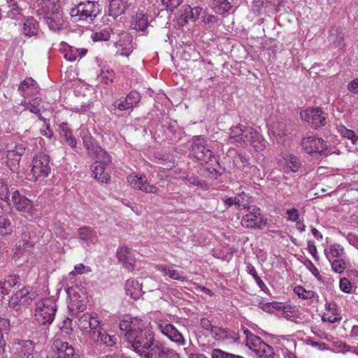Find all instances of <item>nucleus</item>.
<instances>
[{"instance_id":"nucleus-1","label":"nucleus","mask_w":358,"mask_h":358,"mask_svg":"<svg viewBox=\"0 0 358 358\" xmlns=\"http://www.w3.org/2000/svg\"><path fill=\"white\" fill-rule=\"evenodd\" d=\"M147 323L141 316L131 317L130 315L120 322L128 347L143 358H178L176 351L157 340L152 332L144 330Z\"/></svg>"},{"instance_id":"nucleus-2","label":"nucleus","mask_w":358,"mask_h":358,"mask_svg":"<svg viewBox=\"0 0 358 358\" xmlns=\"http://www.w3.org/2000/svg\"><path fill=\"white\" fill-rule=\"evenodd\" d=\"M83 145L88 155L96 159L92 165V171L96 180L101 182H107L110 176L105 171V166L111 162L110 156L97 143L91 135L83 136Z\"/></svg>"},{"instance_id":"nucleus-3","label":"nucleus","mask_w":358,"mask_h":358,"mask_svg":"<svg viewBox=\"0 0 358 358\" xmlns=\"http://www.w3.org/2000/svg\"><path fill=\"white\" fill-rule=\"evenodd\" d=\"M229 140L231 143L250 145L257 152L264 150L267 145V141L259 132L243 124H238L230 129Z\"/></svg>"},{"instance_id":"nucleus-4","label":"nucleus","mask_w":358,"mask_h":358,"mask_svg":"<svg viewBox=\"0 0 358 358\" xmlns=\"http://www.w3.org/2000/svg\"><path fill=\"white\" fill-rule=\"evenodd\" d=\"M41 14H44L43 18L51 31H57L63 28V12L58 4L47 0L41 5Z\"/></svg>"},{"instance_id":"nucleus-5","label":"nucleus","mask_w":358,"mask_h":358,"mask_svg":"<svg viewBox=\"0 0 358 358\" xmlns=\"http://www.w3.org/2000/svg\"><path fill=\"white\" fill-rule=\"evenodd\" d=\"M100 13V5L94 1L80 2L71 9L70 15L77 21H92Z\"/></svg>"},{"instance_id":"nucleus-6","label":"nucleus","mask_w":358,"mask_h":358,"mask_svg":"<svg viewBox=\"0 0 358 358\" xmlns=\"http://www.w3.org/2000/svg\"><path fill=\"white\" fill-rule=\"evenodd\" d=\"M301 146L303 150L313 156H327L335 152L329 148L322 138L317 136H308L303 138Z\"/></svg>"},{"instance_id":"nucleus-7","label":"nucleus","mask_w":358,"mask_h":358,"mask_svg":"<svg viewBox=\"0 0 358 358\" xmlns=\"http://www.w3.org/2000/svg\"><path fill=\"white\" fill-rule=\"evenodd\" d=\"M241 223L245 228L261 230L267 226L268 220L259 208L252 206L248 207L247 213L243 216Z\"/></svg>"},{"instance_id":"nucleus-8","label":"nucleus","mask_w":358,"mask_h":358,"mask_svg":"<svg viewBox=\"0 0 358 358\" xmlns=\"http://www.w3.org/2000/svg\"><path fill=\"white\" fill-rule=\"evenodd\" d=\"M66 292L71 299L68 305L69 311L72 313H79L85 310V290L82 285L71 286L66 289Z\"/></svg>"},{"instance_id":"nucleus-9","label":"nucleus","mask_w":358,"mask_h":358,"mask_svg":"<svg viewBox=\"0 0 358 358\" xmlns=\"http://www.w3.org/2000/svg\"><path fill=\"white\" fill-rule=\"evenodd\" d=\"M50 172V159L48 155L39 153L32 160L31 174L34 181H42L48 177Z\"/></svg>"},{"instance_id":"nucleus-10","label":"nucleus","mask_w":358,"mask_h":358,"mask_svg":"<svg viewBox=\"0 0 358 358\" xmlns=\"http://www.w3.org/2000/svg\"><path fill=\"white\" fill-rule=\"evenodd\" d=\"M190 154L196 159L208 163L213 157V152L208 147L207 141L201 136L192 138Z\"/></svg>"},{"instance_id":"nucleus-11","label":"nucleus","mask_w":358,"mask_h":358,"mask_svg":"<svg viewBox=\"0 0 358 358\" xmlns=\"http://www.w3.org/2000/svg\"><path fill=\"white\" fill-rule=\"evenodd\" d=\"M24 152L25 147L22 144L16 145L13 149L6 147V150L0 149V159L6 157L7 166L12 172H16L19 169L20 161Z\"/></svg>"},{"instance_id":"nucleus-12","label":"nucleus","mask_w":358,"mask_h":358,"mask_svg":"<svg viewBox=\"0 0 358 358\" xmlns=\"http://www.w3.org/2000/svg\"><path fill=\"white\" fill-rule=\"evenodd\" d=\"M127 181L133 189L143 191L145 193L157 194L158 188L147 182L145 176H138L132 173L127 177Z\"/></svg>"},{"instance_id":"nucleus-13","label":"nucleus","mask_w":358,"mask_h":358,"mask_svg":"<svg viewBox=\"0 0 358 358\" xmlns=\"http://www.w3.org/2000/svg\"><path fill=\"white\" fill-rule=\"evenodd\" d=\"M53 355L47 358H80L73 347L66 342L55 340L53 343Z\"/></svg>"},{"instance_id":"nucleus-14","label":"nucleus","mask_w":358,"mask_h":358,"mask_svg":"<svg viewBox=\"0 0 358 358\" xmlns=\"http://www.w3.org/2000/svg\"><path fill=\"white\" fill-rule=\"evenodd\" d=\"M301 117L316 129L324 126L325 124L324 113L318 108L306 109L301 113Z\"/></svg>"},{"instance_id":"nucleus-15","label":"nucleus","mask_w":358,"mask_h":358,"mask_svg":"<svg viewBox=\"0 0 358 358\" xmlns=\"http://www.w3.org/2000/svg\"><path fill=\"white\" fill-rule=\"evenodd\" d=\"M11 202L13 207L20 212L32 213L33 202L23 195L19 190H15L12 193Z\"/></svg>"},{"instance_id":"nucleus-16","label":"nucleus","mask_w":358,"mask_h":358,"mask_svg":"<svg viewBox=\"0 0 358 358\" xmlns=\"http://www.w3.org/2000/svg\"><path fill=\"white\" fill-rule=\"evenodd\" d=\"M141 99V96L136 91L129 93L125 98H121L115 101L113 103L115 109L127 110L133 108Z\"/></svg>"},{"instance_id":"nucleus-17","label":"nucleus","mask_w":358,"mask_h":358,"mask_svg":"<svg viewBox=\"0 0 358 358\" xmlns=\"http://www.w3.org/2000/svg\"><path fill=\"white\" fill-rule=\"evenodd\" d=\"M211 334L216 341L227 342L229 344L236 343L239 340L238 334L227 328L215 326L212 329Z\"/></svg>"},{"instance_id":"nucleus-18","label":"nucleus","mask_w":358,"mask_h":358,"mask_svg":"<svg viewBox=\"0 0 358 358\" xmlns=\"http://www.w3.org/2000/svg\"><path fill=\"white\" fill-rule=\"evenodd\" d=\"M158 329L166 336L170 340L180 345L185 344V339L182 335L171 324H166L162 322L157 323Z\"/></svg>"},{"instance_id":"nucleus-19","label":"nucleus","mask_w":358,"mask_h":358,"mask_svg":"<svg viewBox=\"0 0 358 358\" xmlns=\"http://www.w3.org/2000/svg\"><path fill=\"white\" fill-rule=\"evenodd\" d=\"M20 94L26 99L38 94L40 87L32 78L27 77L23 80L18 87Z\"/></svg>"},{"instance_id":"nucleus-20","label":"nucleus","mask_w":358,"mask_h":358,"mask_svg":"<svg viewBox=\"0 0 358 358\" xmlns=\"http://www.w3.org/2000/svg\"><path fill=\"white\" fill-rule=\"evenodd\" d=\"M134 8L131 3L124 0H111L108 5V15L115 19L117 17L124 14L127 10Z\"/></svg>"},{"instance_id":"nucleus-21","label":"nucleus","mask_w":358,"mask_h":358,"mask_svg":"<svg viewBox=\"0 0 358 358\" xmlns=\"http://www.w3.org/2000/svg\"><path fill=\"white\" fill-rule=\"evenodd\" d=\"M149 25L148 15L143 11H137L131 16L129 27L137 31L145 32Z\"/></svg>"},{"instance_id":"nucleus-22","label":"nucleus","mask_w":358,"mask_h":358,"mask_svg":"<svg viewBox=\"0 0 358 358\" xmlns=\"http://www.w3.org/2000/svg\"><path fill=\"white\" fill-rule=\"evenodd\" d=\"M78 238L80 243L87 244H96L99 238L94 229L89 226H83L78 229Z\"/></svg>"},{"instance_id":"nucleus-23","label":"nucleus","mask_w":358,"mask_h":358,"mask_svg":"<svg viewBox=\"0 0 358 358\" xmlns=\"http://www.w3.org/2000/svg\"><path fill=\"white\" fill-rule=\"evenodd\" d=\"M59 50L60 52L63 54L64 57L69 62H74L78 57L81 58L87 53L86 49H78L69 45L64 42L61 43Z\"/></svg>"},{"instance_id":"nucleus-24","label":"nucleus","mask_w":358,"mask_h":358,"mask_svg":"<svg viewBox=\"0 0 358 358\" xmlns=\"http://www.w3.org/2000/svg\"><path fill=\"white\" fill-rule=\"evenodd\" d=\"M115 46L120 55L129 56L134 50L132 37L127 33L122 34L120 39L115 43Z\"/></svg>"},{"instance_id":"nucleus-25","label":"nucleus","mask_w":358,"mask_h":358,"mask_svg":"<svg viewBox=\"0 0 358 358\" xmlns=\"http://www.w3.org/2000/svg\"><path fill=\"white\" fill-rule=\"evenodd\" d=\"M116 256L118 261L122 264V266L127 269L131 271L135 265V259L130 250L125 246L117 248Z\"/></svg>"},{"instance_id":"nucleus-26","label":"nucleus","mask_w":358,"mask_h":358,"mask_svg":"<svg viewBox=\"0 0 358 358\" xmlns=\"http://www.w3.org/2000/svg\"><path fill=\"white\" fill-rule=\"evenodd\" d=\"M35 352L34 342L30 340H26L17 343L15 353L20 358H33Z\"/></svg>"},{"instance_id":"nucleus-27","label":"nucleus","mask_w":358,"mask_h":358,"mask_svg":"<svg viewBox=\"0 0 358 358\" xmlns=\"http://www.w3.org/2000/svg\"><path fill=\"white\" fill-rule=\"evenodd\" d=\"M30 294L29 287H24L15 293L9 301L10 306H24L29 303L32 298Z\"/></svg>"},{"instance_id":"nucleus-28","label":"nucleus","mask_w":358,"mask_h":358,"mask_svg":"<svg viewBox=\"0 0 358 358\" xmlns=\"http://www.w3.org/2000/svg\"><path fill=\"white\" fill-rule=\"evenodd\" d=\"M268 132L270 136L275 138L279 143H283L287 129L285 123L275 122L270 125Z\"/></svg>"},{"instance_id":"nucleus-29","label":"nucleus","mask_w":358,"mask_h":358,"mask_svg":"<svg viewBox=\"0 0 358 358\" xmlns=\"http://www.w3.org/2000/svg\"><path fill=\"white\" fill-rule=\"evenodd\" d=\"M127 295L134 299H138L142 296V283L134 279H129L125 283Z\"/></svg>"},{"instance_id":"nucleus-30","label":"nucleus","mask_w":358,"mask_h":358,"mask_svg":"<svg viewBox=\"0 0 358 358\" xmlns=\"http://www.w3.org/2000/svg\"><path fill=\"white\" fill-rule=\"evenodd\" d=\"M301 166L300 159L293 155H287L284 157L283 171L285 173H296Z\"/></svg>"},{"instance_id":"nucleus-31","label":"nucleus","mask_w":358,"mask_h":358,"mask_svg":"<svg viewBox=\"0 0 358 358\" xmlns=\"http://www.w3.org/2000/svg\"><path fill=\"white\" fill-rule=\"evenodd\" d=\"M35 310L43 313H55L57 311L56 302L53 299H43L36 303Z\"/></svg>"},{"instance_id":"nucleus-32","label":"nucleus","mask_w":358,"mask_h":358,"mask_svg":"<svg viewBox=\"0 0 358 358\" xmlns=\"http://www.w3.org/2000/svg\"><path fill=\"white\" fill-rule=\"evenodd\" d=\"M324 255L328 260H331L344 258L345 256V252L344 248L341 245L338 243H334L324 250Z\"/></svg>"},{"instance_id":"nucleus-33","label":"nucleus","mask_w":358,"mask_h":358,"mask_svg":"<svg viewBox=\"0 0 358 358\" xmlns=\"http://www.w3.org/2000/svg\"><path fill=\"white\" fill-rule=\"evenodd\" d=\"M155 268L162 273L164 275H168L173 280H177L181 282L186 280V278L183 276L178 271L170 268L166 264H157Z\"/></svg>"},{"instance_id":"nucleus-34","label":"nucleus","mask_w":358,"mask_h":358,"mask_svg":"<svg viewBox=\"0 0 358 358\" xmlns=\"http://www.w3.org/2000/svg\"><path fill=\"white\" fill-rule=\"evenodd\" d=\"M41 99L36 97L31 99L30 101H27L26 99H24L22 101L21 105L24 107L25 110H28L31 113L39 115V118L41 120H43L40 114L41 110Z\"/></svg>"},{"instance_id":"nucleus-35","label":"nucleus","mask_w":358,"mask_h":358,"mask_svg":"<svg viewBox=\"0 0 358 358\" xmlns=\"http://www.w3.org/2000/svg\"><path fill=\"white\" fill-rule=\"evenodd\" d=\"M17 283V280L15 276H9L4 282H0V305L4 296L8 294L11 288L13 287Z\"/></svg>"},{"instance_id":"nucleus-36","label":"nucleus","mask_w":358,"mask_h":358,"mask_svg":"<svg viewBox=\"0 0 358 358\" xmlns=\"http://www.w3.org/2000/svg\"><path fill=\"white\" fill-rule=\"evenodd\" d=\"M211 7L215 13L222 15L231 9V5L228 0H212Z\"/></svg>"},{"instance_id":"nucleus-37","label":"nucleus","mask_w":358,"mask_h":358,"mask_svg":"<svg viewBox=\"0 0 358 358\" xmlns=\"http://www.w3.org/2000/svg\"><path fill=\"white\" fill-rule=\"evenodd\" d=\"M38 24L33 17L25 20L23 24V32L27 36H33L37 34Z\"/></svg>"},{"instance_id":"nucleus-38","label":"nucleus","mask_w":358,"mask_h":358,"mask_svg":"<svg viewBox=\"0 0 358 358\" xmlns=\"http://www.w3.org/2000/svg\"><path fill=\"white\" fill-rule=\"evenodd\" d=\"M107 346H113L117 341V338L115 336H110L106 333H101L98 331V334L95 336V340Z\"/></svg>"},{"instance_id":"nucleus-39","label":"nucleus","mask_w":358,"mask_h":358,"mask_svg":"<svg viewBox=\"0 0 358 358\" xmlns=\"http://www.w3.org/2000/svg\"><path fill=\"white\" fill-rule=\"evenodd\" d=\"M246 271L248 274L252 276L258 287L264 292L268 290V287L258 275L255 268L250 263L247 264Z\"/></svg>"},{"instance_id":"nucleus-40","label":"nucleus","mask_w":358,"mask_h":358,"mask_svg":"<svg viewBox=\"0 0 358 358\" xmlns=\"http://www.w3.org/2000/svg\"><path fill=\"white\" fill-rule=\"evenodd\" d=\"M115 77V73L113 69L104 66L101 69L99 78L101 79V83L108 84L112 83Z\"/></svg>"},{"instance_id":"nucleus-41","label":"nucleus","mask_w":358,"mask_h":358,"mask_svg":"<svg viewBox=\"0 0 358 358\" xmlns=\"http://www.w3.org/2000/svg\"><path fill=\"white\" fill-rule=\"evenodd\" d=\"M203 13V8L199 6H188L185 8L184 15L186 19L194 21L197 20Z\"/></svg>"},{"instance_id":"nucleus-42","label":"nucleus","mask_w":358,"mask_h":358,"mask_svg":"<svg viewBox=\"0 0 358 358\" xmlns=\"http://www.w3.org/2000/svg\"><path fill=\"white\" fill-rule=\"evenodd\" d=\"M328 261L330 263L331 270L336 273L341 274L346 268V263L344 258L334 259Z\"/></svg>"},{"instance_id":"nucleus-43","label":"nucleus","mask_w":358,"mask_h":358,"mask_svg":"<svg viewBox=\"0 0 358 358\" xmlns=\"http://www.w3.org/2000/svg\"><path fill=\"white\" fill-rule=\"evenodd\" d=\"M328 39L336 46H341L343 41V36L338 28H332L329 31Z\"/></svg>"},{"instance_id":"nucleus-44","label":"nucleus","mask_w":358,"mask_h":358,"mask_svg":"<svg viewBox=\"0 0 358 358\" xmlns=\"http://www.w3.org/2000/svg\"><path fill=\"white\" fill-rule=\"evenodd\" d=\"M112 29L110 27H106L99 31L92 34V38L94 41H105L110 38Z\"/></svg>"},{"instance_id":"nucleus-45","label":"nucleus","mask_w":358,"mask_h":358,"mask_svg":"<svg viewBox=\"0 0 358 358\" xmlns=\"http://www.w3.org/2000/svg\"><path fill=\"white\" fill-rule=\"evenodd\" d=\"M13 231V227L10 221L4 217L0 216V234L6 236L10 234Z\"/></svg>"},{"instance_id":"nucleus-46","label":"nucleus","mask_w":358,"mask_h":358,"mask_svg":"<svg viewBox=\"0 0 358 358\" xmlns=\"http://www.w3.org/2000/svg\"><path fill=\"white\" fill-rule=\"evenodd\" d=\"M100 320L97 317H94L92 315L90 316L89 324L90 329L91 330V337L92 339L95 340V336L98 334V331H100L99 328L100 325Z\"/></svg>"},{"instance_id":"nucleus-47","label":"nucleus","mask_w":358,"mask_h":358,"mask_svg":"<svg viewBox=\"0 0 358 358\" xmlns=\"http://www.w3.org/2000/svg\"><path fill=\"white\" fill-rule=\"evenodd\" d=\"M256 338L260 341L259 350L262 353V356H264L266 358H273L274 352L273 348L261 341L259 337H256Z\"/></svg>"},{"instance_id":"nucleus-48","label":"nucleus","mask_w":358,"mask_h":358,"mask_svg":"<svg viewBox=\"0 0 358 358\" xmlns=\"http://www.w3.org/2000/svg\"><path fill=\"white\" fill-rule=\"evenodd\" d=\"M262 308L264 312H271L272 310L278 311L282 310L284 313L286 312L285 306L282 303L276 301L264 303L262 306Z\"/></svg>"},{"instance_id":"nucleus-49","label":"nucleus","mask_w":358,"mask_h":358,"mask_svg":"<svg viewBox=\"0 0 358 358\" xmlns=\"http://www.w3.org/2000/svg\"><path fill=\"white\" fill-rule=\"evenodd\" d=\"M91 315H82L78 318V327L81 331L89 334L91 336V330L90 329L89 319Z\"/></svg>"},{"instance_id":"nucleus-50","label":"nucleus","mask_w":358,"mask_h":358,"mask_svg":"<svg viewBox=\"0 0 358 358\" xmlns=\"http://www.w3.org/2000/svg\"><path fill=\"white\" fill-rule=\"evenodd\" d=\"M236 206L238 208H248L249 206V202H250V198L249 196L244 192H242L241 194H238L236 196Z\"/></svg>"},{"instance_id":"nucleus-51","label":"nucleus","mask_w":358,"mask_h":358,"mask_svg":"<svg viewBox=\"0 0 358 358\" xmlns=\"http://www.w3.org/2000/svg\"><path fill=\"white\" fill-rule=\"evenodd\" d=\"M294 293L301 299H310L313 296L312 291H307L301 286H296L294 287Z\"/></svg>"},{"instance_id":"nucleus-52","label":"nucleus","mask_w":358,"mask_h":358,"mask_svg":"<svg viewBox=\"0 0 358 358\" xmlns=\"http://www.w3.org/2000/svg\"><path fill=\"white\" fill-rule=\"evenodd\" d=\"M34 316L39 324H50L55 319V315H34Z\"/></svg>"},{"instance_id":"nucleus-53","label":"nucleus","mask_w":358,"mask_h":358,"mask_svg":"<svg viewBox=\"0 0 358 358\" xmlns=\"http://www.w3.org/2000/svg\"><path fill=\"white\" fill-rule=\"evenodd\" d=\"M8 185L3 181H0V199L8 202L9 201Z\"/></svg>"},{"instance_id":"nucleus-54","label":"nucleus","mask_w":358,"mask_h":358,"mask_svg":"<svg viewBox=\"0 0 358 358\" xmlns=\"http://www.w3.org/2000/svg\"><path fill=\"white\" fill-rule=\"evenodd\" d=\"M91 268L87 266H85L83 264H80L78 265H76L74 266V270L70 272L69 275H76V274H83V273H87L91 272Z\"/></svg>"},{"instance_id":"nucleus-55","label":"nucleus","mask_w":358,"mask_h":358,"mask_svg":"<svg viewBox=\"0 0 358 358\" xmlns=\"http://www.w3.org/2000/svg\"><path fill=\"white\" fill-rule=\"evenodd\" d=\"M339 287L341 291L349 294L352 290V285L350 280L346 278H341L339 281Z\"/></svg>"},{"instance_id":"nucleus-56","label":"nucleus","mask_w":358,"mask_h":358,"mask_svg":"<svg viewBox=\"0 0 358 358\" xmlns=\"http://www.w3.org/2000/svg\"><path fill=\"white\" fill-rule=\"evenodd\" d=\"M182 1L183 0H162V4L171 10L178 7Z\"/></svg>"},{"instance_id":"nucleus-57","label":"nucleus","mask_w":358,"mask_h":358,"mask_svg":"<svg viewBox=\"0 0 358 358\" xmlns=\"http://www.w3.org/2000/svg\"><path fill=\"white\" fill-rule=\"evenodd\" d=\"M303 264L315 277H320L318 269L310 259H306Z\"/></svg>"},{"instance_id":"nucleus-58","label":"nucleus","mask_w":358,"mask_h":358,"mask_svg":"<svg viewBox=\"0 0 358 358\" xmlns=\"http://www.w3.org/2000/svg\"><path fill=\"white\" fill-rule=\"evenodd\" d=\"M338 131L343 137L346 138L348 139H349L352 136H354V134H355L354 131L348 129L343 125L338 127Z\"/></svg>"},{"instance_id":"nucleus-59","label":"nucleus","mask_w":358,"mask_h":358,"mask_svg":"<svg viewBox=\"0 0 358 358\" xmlns=\"http://www.w3.org/2000/svg\"><path fill=\"white\" fill-rule=\"evenodd\" d=\"M307 245L308 252L311 254L315 260L317 261L319 259V256L317 255V250L315 242L313 241H308Z\"/></svg>"},{"instance_id":"nucleus-60","label":"nucleus","mask_w":358,"mask_h":358,"mask_svg":"<svg viewBox=\"0 0 358 358\" xmlns=\"http://www.w3.org/2000/svg\"><path fill=\"white\" fill-rule=\"evenodd\" d=\"M340 315H322V320L323 322H329L330 323L338 322L341 320Z\"/></svg>"},{"instance_id":"nucleus-61","label":"nucleus","mask_w":358,"mask_h":358,"mask_svg":"<svg viewBox=\"0 0 358 358\" xmlns=\"http://www.w3.org/2000/svg\"><path fill=\"white\" fill-rule=\"evenodd\" d=\"M60 130H61V136L66 140L69 137L72 136V134L71 130L69 129L68 124L66 123H62L60 124Z\"/></svg>"},{"instance_id":"nucleus-62","label":"nucleus","mask_w":358,"mask_h":358,"mask_svg":"<svg viewBox=\"0 0 358 358\" xmlns=\"http://www.w3.org/2000/svg\"><path fill=\"white\" fill-rule=\"evenodd\" d=\"M287 220L295 222L299 218L298 210L296 208H292L287 210Z\"/></svg>"},{"instance_id":"nucleus-63","label":"nucleus","mask_w":358,"mask_h":358,"mask_svg":"<svg viewBox=\"0 0 358 358\" xmlns=\"http://www.w3.org/2000/svg\"><path fill=\"white\" fill-rule=\"evenodd\" d=\"M347 240L349 242V243L352 245H353L355 248H356L358 250V236L350 233L348 234L347 236Z\"/></svg>"},{"instance_id":"nucleus-64","label":"nucleus","mask_w":358,"mask_h":358,"mask_svg":"<svg viewBox=\"0 0 358 358\" xmlns=\"http://www.w3.org/2000/svg\"><path fill=\"white\" fill-rule=\"evenodd\" d=\"M200 324L203 329L206 330H209L212 333V329H214L215 326L211 324V322L205 317H203L200 320Z\"/></svg>"}]
</instances>
